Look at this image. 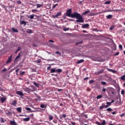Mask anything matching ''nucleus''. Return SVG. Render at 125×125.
I'll list each match as a JSON object with an SVG mask.
<instances>
[{
  "mask_svg": "<svg viewBox=\"0 0 125 125\" xmlns=\"http://www.w3.org/2000/svg\"><path fill=\"white\" fill-rule=\"evenodd\" d=\"M66 16L71 17V18H76L77 19L76 21L77 23H83L84 22V19L80 14L76 12H74V13L72 14V9H69L66 11Z\"/></svg>",
  "mask_w": 125,
  "mask_h": 125,
  "instance_id": "nucleus-1",
  "label": "nucleus"
},
{
  "mask_svg": "<svg viewBox=\"0 0 125 125\" xmlns=\"http://www.w3.org/2000/svg\"><path fill=\"white\" fill-rule=\"evenodd\" d=\"M33 87H34V86H32L31 88H26L25 89V91L27 92V93H30V92H33L34 91H35V90L34 89H33Z\"/></svg>",
  "mask_w": 125,
  "mask_h": 125,
  "instance_id": "nucleus-2",
  "label": "nucleus"
},
{
  "mask_svg": "<svg viewBox=\"0 0 125 125\" xmlns=\"http://www.w3.org/2000/svg\"><path fill=\"white\" fill-rule=\"evenodd\" d=\"M12 61V55H11L10 57H8V60H7L6 63V64H9V63H11Z\"/></svg>",
  "mask_w": 125,
  "mask_h": 125,
  "instance_id": "nucleus-3",
  "label": "nucleus"
},
{
  "mask_svg": "<svg viewBox=\"0 0 125 125\" xmlns=\"http://www.w3.org/2000/svg\"><path fill=\"white\" fill-rule=\"evenodd\" d=\"M0 100L1 102V103H4V102L6 100V97H5V96H4L3 97H0Z\"/></svg>",
  "mask_w": 125,
  "mask_h": 125,
  "instance_id": "nucleus-4",
  "label": "nucleus"
},
{
  "mask_svg": "<svg viewBox=\"0 0 125 125\" xmlns=\"http://www.w3.org/2000/svg\"><path fill=\"white\" fill-rule=\"evenodd\" d=\"M88 27H89V24H88V23H86L83 24L82 26V28H83V29H85V28H88Z\"/></svg>",
  "mask_w": 125,
  "mask_h": 125,
  "instance_id": "nucleus-5",
  "label": "nucleus"
},
{
  "mask_svg": "<svg viewBox=\"0 0 125 125\" xmlns=\"http://www.w3.org/2000/svg\"><path fill=\"white\" fill-rule=\"evenodd\" d=\"M103 72H104V70L101 69L99 71L95 72V75H99V74H102V73H103Z\"/></svg>",
  "mask_w": 125,
  "mask_h": 125,
  "instance_id": "nucleus-6",
  "label": "nucleus"
},
{
  "mask_svg": "<svg viewBox=\"0 0 125 125\" xmlns=\"http://www.w3.org/2000/svg\"><path fill=\"white\" fill-rule=\"evenodd\" d=\"M16 94H18V95H20V96H23V95H24V94L20 91H17L16 92Z\"/></svg>",
  "mask_w": 125,
  "mask_h": 125,
  "instance_id": "nucleus-7",
  "label": "nucleus"
},
{
  "mask_svg": "<svg viewBox=\"0 0 125 125\" xmlns=\"http://www.w3.org/2000/svg\"><path fill=\"white\" fill-rule=\"evenodd\" d=\"M80 116L81 117H83V118H85V119H87L88 118L87 115L84 114V113H82Z\"/></svg>",
  "mask_w": 125,
  "mask_h": 125,
  "instance_id": "nucleus-8",
  "label": "nucleus"
},
{
  "mask_svg": "<svg viewBox=\"0 0 125 125\" xmlns=\"http://www.w3.org/2000/svg\"><path fill=\"white\" fill-rule=\"evenodd\" d=\"M62 14V13H61V12H59L55 15V17H56V18H58V17H59V16H61Z\"/></svg>",
  "mask_w": 125,
  "mask_h": 125,
  "instance_id": "nucleus-9",
  "label": "nucleus"
},
{
  "mask_svg": "<svg viewBox=\"0 0 125 125\" xmlns=\"http://www.w3.org/2000/svg\"><path fill=\"white\" fill-rule=\"evenodd\" d=\"M111 104L110 102H107L106 103V104H107V105H104L105 108H108V107L111 106Z\"/></svg>",
  "mask_w": 125,
  "mask_h": 125,
  "instance_id": "nucleus-10",
  "label": "nucleus"
},
{
  "mask_svg": "<svg viewBox=\"0 0 125 125\" xmlns=\"http://www.w3.org/2000/svg\"><path fill=\"white\" fill-rule=\"evenodd\" d=\"M10 124L11 125H17V123L15 122V121H10Z\"/></svg>",
  "mask_w": 125,
  "mask_h": 125,
  "instance_id": "nucleus-11",
  "label": "nucleus"
},
{
  "mask_svg": "<svg viewBox=\"0 0 125 125\" xmlns=\"http://www.w3.org/2000/svg\"><path fill=\"white\" fill-rule=\"evenodd\" d=\"M21 24L26 26V25H27V22L25 21H21Z\"/></svg>",
  "mask_w": 125,
  "mask_h": 125,
  "instance_id": "nucleus-12",
  "label": "nucleus"
},
{
  "mask_svg": "<svg viewBox=\"0 0 125 125\" xmlns=\"http://www.w3.org/2000/svg\"><path fill=\"white\" fill-rule=\"evenodd\" d=\"M25 110H26V111H30V113H32V112H35V111L31 110V108L30 107H25Z\"/></svg>",
  "mask_w": 125,
  "mask_h": 125,
  "instance_id": "nucleus-13",
  "label": "nucleus"
},
{
  "mask_svg": "<svg viewBox=\"0 0 125 125\" xmlns=\"http://www.w3.org/2000/svg\"><path fill=\"white\" fill-rule=\"evenodd\" d=\"M17 111L19 112V113H21V112H22V107L17 108Z\"/></svg>",
  "mask_w": 125,
  "mask_h": 125,
  "instance_id": "nucleus-14",
  "label": "nucleus"
},
{
  "mask_svg": "<svg viewBox=\"0 0 125 125\" xmlns=\"http://www.w3.org/2000/svg\"><path fill=\"white\" fill-rule=\"evenodd\" d=\"M29 121H30V117L25 118L23 119V122H29Z\"/></svg>",
  "mask_w": 125,
  "mask_h": 125,
  "instance_id": "nucleus-15",
  "label": "nucleus"
},
{
  "mask_svg": "<svg viewBox=\"0 0 125 125\" xmlns=\"http://www.w3.org/2000/svg\"><path fill=\"white\" fill-rule=\"evenodd\" d=\"M83 62H84V60H80L77 62V64H80V63H83Z\"/></svg>",
  "mask_w": 125,
  "mask_h": 125,
  "instance_id": "nucleus-16",
  "label": "nucleus"
},
{
  "mask_svg": "<svg viewBox=\"0 0 125 125\" xmlns=\"http://www.w3.org/2000/svg\"><path fill=\"white\" fill-rule=\"evenodd\" d=\"M90 12V11L89 10L86 11L83 13L82 15H86V14H87L88 13H89Z\"/></svg>",
  "mask_w": 125,
  "mask_h": 125,
  "instance_id": "nucleus-17",
  "label": "nucleus"
},
{
  "mask_svg": "<svg viewBox=\"0 0 125 125\" xmlns=\"http://www.w3.org/2000/svg\"><path fill=\"white\" fill-rule=\"evenodd\" d=\"M11 30H12L14 33H18V30L15 29L14 27H13L12 28H11Z\"/></svg>",
  "mask_w": 125,
  "mask_h": 125,
  "instance_id": "nucleus-18",
  "label": "nucleus"
},
{
  "mask_svg": "<svg viewBox=\"0 0 125 125\" xmlns=\"http://www.w3.org/2000/svg\"><path fill=\"white\" fill-rule=\"evenodd\" d=\"M26 33L28 34H32L33 33V30H32V29H27Z\"/></svg>",
  "mask_w": 125,
  "mask_h": 125,
  "instance_id": "nucleus-19",
  "label": "nucleus"
},
{
  "mask_svg": "<svg viewBox=\"0 0 125 125\" xmlns=\"http://www.w3.org/2000/svg\"><path fill=\"white\" fill-rule=\"evenodd\" d=\"M49 121H52L53 120V116L49 115L48 116Z\"/></svg>",
  "mask_w": 125,
  "mask_h": 125,
  "instance_id": "nucleus-20",
  "label": "nucleus"
},
{
  "mask_svg": "<svg viewBox=\"0 0 125 125\" xmlns=\"http://www.w3.org/2000/svg\"><path fill=\"white\" fill-rule=\"evenodd\" d=\"M16 103H17V102L16 101V100H14L12 103V105H13V106H16Z\"/></svg>",
  "mask_w": 125,
  "mask_h": 125,
  "instance_id": "nucleus-21",
  "label": "nucleus"
},
{
  "mask_svg": "<svg viewBox=\"0 0 125 125\" xmlns=\"http://www.w3.org/2000/svg\"><path fill=\"white\" fill-rule=\"evenodd\" d=\"M56 72L57 73H61L62 72V69L58 68L57 69H56Z\"/></svg>",
  "mask_w": 125,
  "mask_h": 125,
  "instance_id": "nucleus-22",
  "label": "nucleus"
},
{
  "mask_svg": "<svg viewBox=\"0 0 125 125\" xmlns=\"http://www.w3.org/2000/svg\"><path fill=\"white\" fill-rule=\"evenodd\" d=\"M108 11L109 12H114L115 11H116V12L119 11V9H116V10L112 9V10H109Z\"/></svg>",
  "mask_w": 125,
  "mask_h": 125,
  "instance_id": "nucleus-23",
  "label": "nucleus"
},
{
  "mask_svg": "<svg viewBox=\"0 0 125 125\" xmlns=\"http://www.w3.org/2000/svg\"><path fill=\"white\" fill-rule=\"evenodd\" d=\"M113 17L112 15H108L106 16V19H111Z\"/></svg>",
  "mask_w": 125,
  "mask_h": 125,
  "instance_id": "nucleus-24",
  "label": "nucleus"
},
{
  "mask_svg": "<svg viewBox=\"0 0 125 125\" xmlns=\"http://www.w3.org/2000/svg\"><path fill=\"white\" fill-rule=\"evenodd\" d=\"M0 119L1 123H5V122H6V120L4 119L3 118H0Z\"/></svg>",
  "mask_w": 125,
  "mask_h": 125,
  "instance_id": "nucleus-25",
  "label": "nucleus"
},
{
  "mask_svg": "<svg viewBox=\"0 0 125 125\" xmlns=\"http://www.w3.org/2000/svg\"><path fill=\"white\" fill-rule=\"evenodd\" d=\"M55 72H56V68H53V69H51L50 73H55Z\"/></svg>",
  "mask_w": 125,
  "mask_h": 125,
  "instance_id": "nucleus-26",
  "label": "nucleus"
},
{
  "mask_svg": "<svg viewBox=\"0 0 125 125\" xmlns=\"http://www.w3.org/2000/svg\"><path fill=\"white\" fill-rule=\"evenodd\" d=\"M21 55L20 54V53H19L18 55L15 58V61H17V60H18V59H19V58H20Z\"/></svg>",
  "mask_w": 125,
  "mask_h": 125,
  "instance_id": "nucleus-27",
  "label": "nucleus"
},
{
  "mask_svg": "<svg viewBox=\"0 0 125 125\" xmlns=\"http://www.w3.org/2000/svg\"><path fill=\"white\" fill-rule=\"evenodd\" d=\"M34 17H35V15L32 14L29 17H28V18H30V19H34Z\"/></svg>",
  "mask_w": 125,
  "mask_h": 125,
  "instance_id": "nucleus-28",
  "label": "nucleus"
},
{
  "mask_svg": "<svg viewBox=\"0 0 125 125\" xmlns=\"http://www.w3.org/2000/svg\"><path fill=\"white\" fill-rule=\"evenodd\" d=\"M102 97H103V96H102L101 95H99L97 96L96 98H97V99H101V98H102Z\"/></svg>",
  "mask_w": 125,
  "mask_h": 125,
  "instance_id": "nucleus-29",
  "label": "nucleus"
},
{
  "mask_svg": "<svg viewBox=\"0 0 125 125\" xmlns=\"http://www.w3.org/2000/svg\"><path fill=\"white\" fill-rule=\"evenodd\" d=\"M37 8H40V7H42V4H37Z\"/></svg>",
  "mask_w": 125,
  "mask_h": 125,
  "instance_id": "nucleus-30",
  "label": "nucleus"
},
{
  "mask_svg": "<svg viewBox=\"0 0 125 125\" xmlns=\"http://www.w3.org/2000/svg\"><path fill=\"white\" fill-rule=\"evenodd\" d=\"M106 125V121L103 120V122L101 123V125Z\"/></svg>",
  "mask_w": 125,
  "mask_h": 125,
  "instance_id": "nucleus-31",
  "label": "nucleus"
},
{
  "mask_svg": "<svg viewBox=\"0 0 125 125\" xmlns=\"http://www.w3.org/2000/svg\"><path fill=\"white\" fill-rule=\"evenodd\" d=\"M121 80H122V81H125V74L121 77Z\"/></svg>",
  "mask_w": 125,
  "mask_h": 125,
  "instance_id": "nucleus-32",
  "label": "nucleus"
},
{
  "mask_svg": "<svg viewBox=\"0 0 125 125\" xmlns=\"http://www.w3.org/2000/svg\"><path fill=\"white\" fill-rule=\"evenodd\" d=\"M105 111H107L108 112H111V111H113V109H112V108L109 107L108 108H107Z\"/></svg>",
  "mask_w": 125,
  "mask_h": 125,
  "instance_id": "nucleus-33",
  "label": "nucleus"
},
{
  "mask_svg": "<svg viewBox=\"0 0 125 125\" xmlns=\"http://www.w3.org/2000/svg\"><path fill=\"white\" fill-rule=\"evenodd\" d=\"M42 62V60L40 59H38L37 61H36V63H41Z\"/></svg>",
  "mask_w": 125,
  "mask_h": 125,
  "instance_id": "nucleus-34",
  "label": "nucleus"
},
{
  "mask_svg": "<svg viewBox=\"0 0 125 125\" xmlns=\"http://www.w3.org/2000/svg\"><path fill=\"white\" fill-rule=\"evenodd\" d=\"M6 115H8V116H11L12 113L10 111H8L6 113Z\"/></svg>",
  "mask_w": 125,
  "mask_h": 125,
  "instance_id": "nucleus-35",
  "label": "nucleus"
},
{
  "mask_svg": "<svg viewBox=\"0 0 125 125\" xmlns=\"http://www.w3.org/2000/svg\"><path fill=\"white\" fill-rule=\"evenodd\" d=\"M41 108H46V105L42 104L40 105Z\"/></svg>",
  "mask_w": 125,
  "mask_h": 125,
  "instance_id": "nucleus-36",
  "label": "nucleus"
},
{
  "mask_svg": "<svg viewBox=\"0 0 125 125\" xmlns=\"http://www.w3.org/2000/svg\"><path fill=\"white\" fill-rule=\"evenodd\" d=\"M26 73V72L25 71H23V72H21V71L20 72V75L21 76H23V75H25V74Z\"/></svg>",
  "mask_w": 125,
  "mask_h": 125,
  "instance_id": "nucleus-37",
  "label": "nucleus"
},
{
  "mask_svg": "<svg viewBox=\"0 0 125 125\" xmlns=\"http://www.w3.org/2000/svg\"><path fill=\"white\" fill-rule=\"evenodd\" d=\"M94 83V80H91L89 81V83H90V84H91V83Z\"/></svg>",
  "mask_w": 125,
  "mask_h": 125,
  "instance_id": "nucleus-38",
  "label": "nucleus"
},
{
  "mask_svg": "<svg viewBox=\"0 0 125 125\" xmlns=\"http://www.w3.org/2000/svg\"><path fill=\"white\" fill-rule=\"evenodd\" d=\"M19 71H20V68H18L16 70V75H18V73L19 72Z\"/></svg>",
  "mask_w": 125,
  "mask_h": 125,
  "instance_id": "nucleus-39",
  "label": "nucleus"
},
{
  "mask_svg": "<svg viewBox=\"0 0 125 125\" xmlns=\"http://www.w3.org/2000/svg\"><path fill=\"white\" fill-rule=\"evenodd\" d=\"M104 108H105V105H101L100 106V110H102Z\"/></svg>",
  "mask_w": 125,
  "mask_h": 125,
  "instance_id": "nucleus-40",
  "label": "nucleus"
},
{
  "mask_svg": "<svg viewBox=\"0 0 125 125\" xmlns=\"http://www.w3.org/2000/svg\"><path fill=\"white\" fill-rule=\"evenodd\" d=\"M38 12V10L37 9H32V12L33 13H36V12Z\"/></svg>",
  "mask_w": 125,
  "mask_h": 125,
  "instance_id": "nucleus-41",
  "label": "nucleus"
},
{
  "mask_svg": "<svg viewBox=\"0 0 125 125\" xmlns=\"http://www.w3.org/2000/svg\"><path fill=\"white\" fill-rule=\"evenodd\" d=\"M111 3V1H107L105 2L104 4H110Z\"/></svg>",
  "mask_w": 125,
  "mask_h": 125,
  "instance_id": "nucleus-42",
  "label": "nucleus"
},
{
  "mask_svg": "<svg viewBox=\"0 0 125 125\" xmlns=\"http://www.w3.org/2000/svg\"><path fill=\"white\" fill-rule=\"evenodd\" d=\"M33 84H34V85H35V86H36V87H39V85L38 84H37V83L36 82H34Z\"/></svg>",
  "mask_w": 125,
  "mask_h": 125,
  "instance_id": "nucleus-43",
  "label": "nucleus"
},
{
  "mask_svg": "<svg viewBox=\"0 0 125 125\" xmlns=\"http://www.w3.org/2000/svg\"><path fill=\"white\" fill-rule=\"evenodd\" d=\"M42 100V99H41V97H38V99H36V101H41Z\"/></svg>",
  "mask_w": 125,
  "mask_h": 125,
  "instance_id": "nucleus-44",
  "label": "nucleus"
},
{
  "mask_svg": "<svg viewBox=\"0 0 125 125\" xmlns=\"http://www.w3.org/2000/svg\"><path fill=\"white\" fill-rule=\"evenodd\" d=\"M101 83H102V84H103V85H105L106 82L102 81V82H101Z\"/></svg>",
  "mask_w": 125,
  "mask_h": 125,
  "instance_id": "nucleus-45",
  "label": "nucleus"
},
{
  "mask_svg": "<svg viewBox=\"0 0 125 125\" xmlns=\"http://www.w3.org/2000/svg\"><path fill=\"white\" fill-rule=\"evenodd\" d=\"M55 53V54H59V55H61V53L59 52V51H57Z\"/></svg>",
  "mask_w": 125,
  "mask_h": 125,
  "instance_id": "nucleus-46",
  "label": "nucleus"
},
{
  "mask_svg": "<svg viewBox=\"0 0 125 125\" xmlns=\"http://www.w3.org/2000/svg\"><path fill=\"white\" fill-rule=\"evenodd\" d=\"M121 94H122V95H124V94H125V90L123 89L121 91Z\"/></svg>",
  "mask_w": 125,
  "mask_h": 125,
  "instance_id": "nucleus-47",
  "label": "nucleus"
},
{
  "mask_svg": "<svg viewBox=\"0 0 125 125\" xmlns=\"http://www.w3.org/2000/svg\"><path fill=\"white\" fill-rule=\"evenodd\" d=\"M115 27V26L114 25H112L110 27V30H112L114 29V28Z\"/></svg>",
  "mask_w": 125,
  "mask_h": 125,
  "instance_id": "nucleus-48",
  "label": "nucleus"
},
{
  "mask_svg": "<svg viewBox=\"0 0 125 125\" xmlns=\"http://www.w3.org/2000/svg\"><path fill=\"white\" fill-rule=\"evenodd\" d=\"M17 3H18L19 4H21V3H22V2H21V0H17Z\"/></svg>",
  "mask_w": 125,
  "mask_h": 125,
  "instance_id": "nucleus-49",
  "label": "nucleus"
},
{
  "mask_svg": "<svg viewBox=\"0 0 125 125\" xmlns=\"http://www.w3.org/2000/svg\"><path fill=\"white\" fill-rule=\"evenodd\" d=\"M96 125H101V123H100V122H99L98 121L96 122Z\"/></svg>",
  "mask_w": 125,
  "mask_h": 125,
  "instance_id": "nucleus-50",
  "label": "nucleus"
},
{
  "mask_svg": "<svg viewBox=\"0 0 125 125\" xmlns=\"http://www.w3.org/2000/svg\"><path fill=\"white\" fill-rule=\"evenodd\" d=\"M107 71H108V72H112L113 71V69H109V68H107Z\"/></svg>",
  "mask_w": 125,
  "mask_h": 125,
  "instance_id": "nucleus-51",
  "label": "nucleus"
},
{
  "mask_svg": "<svg viewBox=\"0 0 125 125\" xmlns=\"http://www.w3.org/2000/svg\"><path fill=\"white\" fill-rule=\"evenodd\" d=\"M119 48H121V50H122V49H123V45H119Z\"/></svg>",
  "mask_w": 125,
  "mask_h": 125,
  "instance_id": "nucleus-52",
  "label": "nucleus"
},
{
  "mask_svg": "<svg viewBox=\"0 0 125 125\" xmlns=\"http://www.w3.org/2000/svg\"><path fill=\"white\" fill-rule=\"evenodd\" d=\"M21 49H22L21 47H18L17 50H18L19 51H20V50H21Z\"/></svg>",
  "mask_w": 125,
  "mask_h": 125,
  "instance_id": "nucleus-53",
  "label": "nucleus"
},
{
  "mask_svg": "<svg viewBox=\"0 0 125 125\" xmlns=\"http://www.w3.org/2000/svg\"><path fill=\"white\" fill-rule=\"evenodd\" d=\"M82 42H78L77 43H75L76 45H79V44H80V43H82Z\"/></svg>",
  "mask_w": 125,
  "mask_h": 125,
  "instance_id": "nucleus-54",
  "label": "nucleus"
},
{
  "mask_svg": "<svg viewBox=\"0 0 125 125\" xmlns=\"http://www.w3.org/2000/svg\"><path fill=\"white\" fill-rule=\"evenodd\" d=\"M112 73H113L114 74H116V73H117V71L114 70V69H112Z\"/></svg>",
  "mask_w": 125,
  "mask_h": 125,
  "instance_id": "nucleus-55",
  "label": "nucleus"
},
{
  "mask_svg": "<svg viewBox=\"0 0 125 125\" xmlns=\"http://www.w3.org/2000/svg\"><path fill=\"white\" fill-rule=\"evenodd\" d=\"M57 5H58V4H55L54 6H53V8H55Z\"/></svg>",
  "mask_w": 125,
  "mask_h": 125,
  "instance_id": "nucleus-56",
  "label": "nucleus"
},
{
  "mask_svg": "<svg viewBox=\"0 0 125 125\" xmlns=\"http://www.w3.org/2000/svg\"><path fill=\"white\" fill-rule=\"evenodd\" d=\"M7 70L6 68H4L2 70V73L3 72H6Z\"/></svg>",
  "mask_w": 125,
  "mask_h": 125,
  "instance_id": "nucleus-57",
  "label": "nucleus"
},
{
  "mask_svg": "<svg viewBox=\"0 0 125 125\" xmlns=\"http://www.w3.org/2000/svg\"><path fill=\"white\" fill-rule=\"evenodd\" d=\"M102 91L103 92H105L106 91V89L105 88H103Z\"/></svg>",
  "mask_w": 125,
  "mask_h": 125,
  "instance_id": "nucleus-58",
  "label": "nucleus"
},
{
  "mask_svg": "<svg viewBox=\"0 0 125 125\" xmlns=\"http://www.w3.org/2000/svg\"><path fill=\"white\" fill-rule=\"evenodd\" d=\"M125 113H122V114L120 115V117H124L125 116Z\"/></svg>",
  "mask_w": 125,
  "mask_h": 125,
  "instance_id": "nucleus-59",
  "label": "nucleus"
},
{
  "mask_svg": "<svg viewBox=\"0 0 125 125\" xmlns=\"http://www.w3.org/2000/svg\"><path fill=\"white\" fill-rule=\"evenodd\" d=\"M62 117H63V118H66V117H67V116L66 115V114H63V115H62Z\"/></svg>",
  "mask_w": 125,
  "mask_h": 125,
  "instance_id": "nucleus-60",
  "label": "nucleus"
},
{
  "mask_svg": "<svg viewBox=\"0 0 125 125\" xmlns=\"http://www.w3.org/2000/svg\"><path fill=\"white\" fill-rule=\"evenodd\" d=\"M49 42H52V43L54 42V41H53V40H49Z\"/></svg>",
  "mask_w": 125,
  "mask_h": 125,
  "instance_id": "nucleus-61",
  "label": "nucleus"
},
{
  "mask_svg": "<svg viewBox=\"0 0 125 125\" xmlns=\"http://www.w3.org/2000/svg\"><path fill=\"white\" fill-rule=\"evenodd\" d=\"M50 68H51V66H49L47 67V70L48 71V70H50Z\"/></svg>",
  "mask_w": 125,
  "mask_h": 125,
  "instance_id": "nucleus-62",
  "label": "nucleus"
},
{
  "mask_svg": "<svg viewBox=\"0 0 125 125\" xmlns=\"http://www.w3.org/2000/svg\"><path fill=\"white\" fill-rule=\"evenodd\" d=\"M119 54H120V52H117L116 53H115V54H114V55H115V56H117V55H119Z\"/></svg>",
  "mask_w": 125,
  "mask_h": 125,
  "instance_id": "nucleus-63",
  "label": "nucleus"
},
{
  "mask_svg": "<svg viewBox=\"0 0 125 125\" xmlns=\"http://www.w3.org/2000/svg\"><path fill=\"white\" fill-rule=\"evenodd\" d=\"M111 114H112V115H115L116 114V111L111 112Z\"/></svg>",
  "mask_w": 125,
  "mask_h": 125,
  "instance_id": "nucleus-64",
  "label": "nucleus"
}]
</instances>
